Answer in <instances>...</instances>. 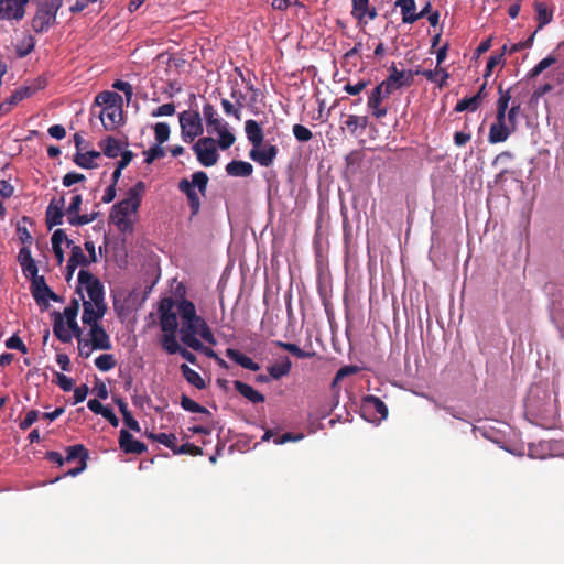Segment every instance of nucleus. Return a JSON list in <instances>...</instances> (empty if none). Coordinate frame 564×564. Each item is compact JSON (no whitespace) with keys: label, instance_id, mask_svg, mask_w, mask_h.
Masks as SVG:
<instances>
[{"label":"nucleus","instance_id":"obj_1","mask_svg":"<svg viewBox=\"0 0 564 564\" xmlns=\"http://www.w3.org/2000/svg\"><path fill=\"white\" fill-rule=\"evenodd\" d=\"M145 185L139 181L127 193V197L112 206L110 220L120 231H132V223L128 218L130 213H137L140 207Z\"/></svg>","mask_w":564,"mask_h":564},{"label":"nucleus","instance_id":"obj_2","mask_svg":"<svg viewBox=\"0 0 564 564\" xmlns=\"http://www.w3.org/2000/svg\"><path fill=\"white\" fill-rule=\"evenodd\" d=\"M79 311V300L73 299L68 306L64 308L63 315L58 312L52 314L53 333L62 343H70L72 337L79 338L83 336V330L78 326L76 317Z\"/></svg>","mask_w":564,"mask_h":564},{"label":"nucleus","instance_id":"obj_3","mask_svg":"<svg viewBox=\"0 0 564 564\" xmlns=\"http://www.w3.org/2000/svg\"><path fill=\"white\" fill-rule=\"evenodd\" d=\"M208 175L204 171H197L192 174V181L182 178L178 182V189L186 195L191 209L189 219H193L200 212V197L206 195L208 185Z\"/></svg>","mask_w":564,"mask_h":564},{"label":"nucleus","instance_id":"obj_4","mask_svg":"<svg viewBox=\"0 0 564 564\" xmlns=\"http://www.w3.org/2000/svg\"><path fill=\"white\" fill-rule=\"evenodd\" d=\"M177 313L181 317V341L185 345L186 337L197 338V332L206 322L197 315L194 303L185 299L178 303Z\"/></svg>","mask_w":564,"mask_h":564},{"label":"nucleus","instance_id":"obj_5","mask_svg":"<svg viewBox=\"0 0 564 564\" xmlns=\"http://www.w3.org/2000/svg\"><path fill=\"white\" fill-rule=\"evenodd\" d=\"M82 286H84L87 292L89 297L88 302H91L94 305H106L104 285L100 280L89 271L80 270L78 272V286L76 292L79 294L80 300L84 302L85 300L82 292Z\"/></svg>","mask_w":564,"mask_h":564},{"label":"nucleus","instance_id":"obj_6","mask_svg":"<svg viewBox=\"0 0 564 564\" xmlns=\"http://www.w3.org/2000/svg\"><path fill=\"white\" fill-rule=\"evenodd\" d=\"M182 139L191 143L196 137L203 134L204 128L200 115L197 111H183L178 115Z\"/></svg>","mask_w":564,"mask_h":564},{"label":"nucleus","instance_id":"obj_7","mask_svg":"<svg viewBox=\"0 0 564 564\" xmlns=\"http://www.w3.org/2000/svg\"><path fill=\"white\" fill-rule=\"evenodd\" d=\"M193 151L196 154L197 161L203 166L209 167L218 162L219 154L217 152L216 140L212 137L198 139L193 145Z\"/></svg>","mask_w":564,"mask_h":564},{"label":"nucleus","instance_id":"obj_8","mask_svg":"<svg viewBox=\"0 0 564 564\" xmlns=\"http://www.w3.org/2000/svg\"><path fill=\"white\" fill-rule=\"evenodd\" d=\"M414 82L413 70H399L394 64L390 67L389 76L382 80L386 86V96H390L393 91L402 88L410 87Z\"/></svg>","mask_w":564,"mask_h":564},{"label":"nucleus","instance_id":"obj_9","mask_svg":"<svg viewBox=\"0 0 564 564\" xmlns=\"http://www.w3.org/2000/svg\"><path fill=\"white\" fill-rule=\"evenodd\" d=\"M59 8L46 2L40 6L32 19L31 25L35 33L46 32L55 22Z\"/></svg>","mask_w":564,"mask_h":564},{"label":"nucleus","instance_id":"obj_10","mask_svg":"<svg viewBox=\"0 0 564 564\" xmlns=\"http://www.w3.org/2000/svg\"><path fill=\"white\" fill-rule=\"evenodd\" d=\"M175 302L172 297H164L159 303L160 326L164 333H176L177 315L173 311Z\"/></svg>","mask_w":564,"mask_h":564},{"label":"nucleus","instance_id":"obj_11","mask_svg":"<svg viewBox=\"0 0 564 564\" xmlns=\"http://www.w3.org/2000/svg\"><path fill=\"white\" fill-rule=\"evenodd\" d=\"M89 458V453L87 448L83 444H76L66 448V456L64 457V463H70L73 460H78V465L75 468L67 470L64 476L76 477L80 473H83L87 467V460Z\"/></svg>","mask_w":564,"mask_h":564},{"label":"nucleus","instance_id":"obj_12","mask_svg":"<svg viewBox=\"0 0 564 564\" xmlns=\"http://www.w3.org/2000/svg\"><path fill=\"white\" fill-rule=\"evenodd\" d=\"M30 0H0V21H21Z\"/></svg>","mask_w":564,"mask_h":564},{"label":"nucleus","instance_id":"obj_13","mask_svg":"<svg viewBox=\"0 0 564 564\" xmlns=\"http://www.w3.org/2000/svg\"><path fill=\"white\" fill-rule=\"evenodd\" d=\"M361 411L364 415H368L369 420H384L388 416V408L386 403L376 395H366L361 401Z\"/></svg>","mask_w":564,"mask_h":564},{"label":"nucleus","instance_id":"obj_14","mask_svg":"<svg viewBox=\"0 0 564 564\" xmlns=\"http://www.w3.org/2000/svg\"><path fill=\"white\" fill-rule=\"evenodd\" d=\"M387 97L386 86L382 82L371 90L368 97L367 106L371 110L372 116L377 119H381L388 113V108L381 106L382 100Z\"/></svg>","mask_w":564,"mask_h":564},{"label":"nucleus","instance_id":"obj_15","mask_svg":"<svg viewBox=\"0 0 564 564\" xmlns=\"http://www.w3.org/2000/svg\"><path fill=\"white\" fill-rule=\"evenodd\" d=\"M279 153V149L276 145L269 144V145H258L253 147L250 152L249 156L252 161L257 162L261 166L269 167L273 164L274 160L276 159V155Z\"/></svg>","mask_w":564,"mask_h":564},{"label":"nucleus","instance_id":"obj_16","mask_svg":"<svg viewBox=\"0 0 564 564\" xmlns=\"http://www.w3.org/2000/svg\"><path fill=\"white\" fill-rule=\"evenodd\" d=\"M65 199L53 198L45 212V223L48 229L63 224Z\"/></svg>","mask_w":564,"mask_h":564},{"label":"nucleus","instance_id":"obj_17","mask_svg":"<svg viewBox=\"0 0 564 564\" xmlns=\"http://www.w3.org/2000/svg\"><path fill=\"white\" fill-rule=\"evenodd\" d=\"M18 262L22 269V272L26 279L30 281L39 278V268L31 254V250L28 246H24L20 249L18 253Z\"/></svg>","mask_w":564,"mask_h":564},{"label":"nucleus","instance_id":"obj_18","mask_svg":"<svg viewBox=\"0 0 564 564\" xmlns=\"http://www.w3.org/2000/svg\"><path fill=\"white\" fill-rule=\"evenodd\" d=\"M370 0H351V15L359 23L367 24L368 20H375L378 17L377 9L369 6Z\"/></svg>","mask_w":564,"mask_h":564},{"label":"nucleus","instance_id":"obj_19","mask_svg":"<svg viewBox=\"0 0 564 564\" xmlns=\"http://www.w3.org/2000/svg\"><path fill=\"white\" fill-rule=\"evenodd\" d=\"M88 336H89V339H87V340L90 343L91 348H94L96 350L111 349L112 346H111L110 337L107 334V332L105 330L102 325H100V324L91 325V327L88 332Z\"/></svg>","mask_w":564,"mask_h":564},{"label":"nucleus","instance_id":"obj_20","mask_svg":"<svg viewBox=\"0 0 564 564\" xmlns=\"http://www.w3.org/2000/svg\"><path fill=\"white\" fill-rule=\"evenodd\" d=\"M107 312V305H94L91 302H83L82 322L89 327L98 325Z\"/></svg>","mask_w":564,"mask_h":564},{"label":"nucleus","instance_id":"obj_21","mask_svg":"<svg viewBox=\"0 0 564 564\" xmlns=\"http://www.w3.org/2000/svg\"><path fill=\"white\" fill-rule=\"evenodd\" d=\"M119 446L126 454L140 455L147 451V445L135 440L133 435L124 429L120 431Z\"/></svg>","mask_w":564,"mask_h":564},{"label":"nucleus","instance_id":"obj_22","mask_svg":"<svg viewBox=\"0 0 564 564\" xmlns=\"http://www.w3.org/2000/svg\"><path fill=\"white\" fill-rule=\"evenodd\" d=\"M514 130L507 121L496 120L490 126L488 142L491 144L505 142Z\"/></svg>","mask_w":564,"mask_h":564},{"label":"nucleus","instance_id":"obj_23","mask_svg":"<svg viewBox=\"0 0 564 564\" xmlns=\"http://www.w3.org/2000/svg\"><path fill=\"white\" fill-rule=\"evenodd\" d=\"M31 294L35 302L41 304H47V295L51 291V288L46 284L45 278L43 275L31 280Z\"/></svg>","mask_w":564,"mask_h":564},{"label":"nucleus","instance_id":"obj_24","mask_svg":"<svg viewBox=\"0 0 564 564\" xmlns=\"http://www.w3.org/2000/svg\"><path fill=\"white\" fill-rule=\"evenodd\" d=\"M245 132L252 148L262 145L264 139L263 130L256 120L249 119L245 122Z\"/></svg>","mask_w":564,"mask_h":564},{"label":"nucleus","instance_id":"obj_25","mask_svg":"<svg viewBox=\"0 0 564 564\" xmlns=\"http://www.w3.org/2000/svg\"><path fill=\"white\" fill-rule=\"evenodd\" d=\"M234 387L238 393H240L243 398L250 401L253 404L262 403L265 401V398L262 393L253 389L248 383L236 380L234 381Z\"/></svg>","mask_w":564,"mask_h":564},{"label":"nucleus","instance_id":"obj_26","mask_svg":"<svg viewBox=\"0 0 564 564\" xmlns=\"http://www.w3.org/2000/svg\"><path fill=\"white\" fill-rule=\"evenodd\" d=\"M226 356L245 369L251 371H258L260 369L259 364L254 362L250 357L246 356L237 349L227 348Z\"/></svg>","mask_w":564,"mask_h":564},{"label":"nucleus","instance_id":"obj_27","mask_svg":"<svg viewBox=\"0 0 564 564\" xmlns=\"http://www.w3.org/2000/svg\"><path fill=\"white\" fill-rule=\"evenodd\" d=\"M226 172L230 176L247 177L253 172L251 163L240 160H232L226 165Z\"/></svg>","mask_w":564,"mask_h":564},{"label":"nucleus","instance_id":"obj_28","mask_svg":"<svg viewBox=\"0 0 564 564\" xmlns=\"http://www.w3.org/2000/svg\"><path fill=\"white\" fill-rule=\"evenodd\" d=\"M99 118L106 130H113L118 123V118H121L120 106L104 108Z\"/></svg>","mask_w":564,"mask_h":564},{"label":"nucleus","instance_id":"obj_29","mask_svg":"<svg viewBox=\"0 0 564 564\" xmlns=\"http://www.w3.org/2000/svg\"><path fill=\"white\" fill-rule=\"evenodd\" d=\"M395 7H399L402 14V22L412 24L417 21V17L415 14V0H397Z\"/></svg>","mask_w":564,"mask_h":564},{"label":"nucleus","instance_id":"obj_30","mask_svg":"<svg viewBox=\"0 0 564 564\" xmlns=\"http://www.w3.org/2000/svg\"><path fill=\"white\" fill-rule=\"evenodd\" d=\"M102 153L111 159L117 158L121 153V144L116 138L108 135L98 143Z\"/></svg>","mask_w":564,"mask_h":564},{"label":"nucleus","instance_id":"obj_31","mask_svg":"<svg viewBox=\"0 0 564 564\" xmlns=\"http://www.w3.org/2000/svg\"><path fill=\"white\" fill-rule=\"evenodd\" d=\"M122 97L115 91L105 90L99 93L95 98V105L104 106V108L120 106Z\"/></svg>","mask_w":564,"mask_h":564},{"label":"nucleus","instance_id":"obj_32","mask_svg":"<svg viewBox=\"0 0 564 564\" xmlns=\"http://www.w3.org/2000/svg\"><path fill=\"white\" fill-rule=\"evenodd\" d=\"M292 367V362L289 357L284 356L279 364L271 365L267 368L269 376L274 379L279 380L282 377L290 373Z\"/></svg>","mask_w":564,"mask_h":564},{"label":"nucleus","instance_id":"obj_33","mask_svg":"<svg viewBox=\"0 0 564 564\" xmlns=\"http://www.w3.org/2000/svg\"><path fill=\"white\" fill-rule=\"evenodd\" d=\"M180 370L185 378V380L194 386L196 389L203 390L206 388L205 380L200 377V375L193 370L188 365L182 364L180 366Z\"/></svg>","mask_w":564,"mask_h":564},{"label":"nucleus","instance_id":"obj_34","mask_svg":"<svg viewBox=\"0 0 564 564\" xmlns=\"http://www.w3.org/2000/svg\"><path fill=\"white\" fill-rule=\"evenodd\" d=\"M499 99L497 101V113H496V120L498 121H507V109L509 101L511 99L510 91L503 90L501 86H499Z\"/></svg>","mask_w":564,"mask_h":564},{"label":"nucleus","instance_id":"obj_35","mask_svg":"<svg viewBox=\"0 0 564 564\" xmlns=\"http://www.w3.org/2000/svg\"><path fill=\"white\" fill-rule=\"evenodd\" d=\"M72 268L77 267H88L90 264V261L85 256L83 249L77 245L70 246V257L68 259Z\"/></svg>","mask_w":564,"mask_h":564},{"label":"nucleus","instance_id":"obj_36","mask_svg":"<svg viewBox=\"0 0 564 564\" xmlns=\"http://www.w3.org/2000/svg\"><path fill=\"white\" fill-rule=\"evenodd\" d=\"M149 438L153 440L154 442H158L166 447H169L173 453H174V449H177L178 445H177V438L175 436V434H167V433H158V434H154V433H150L148 435Z\"/></svg>","mask_w":564,"mask_h":564},{"label":"nucleus","instance_id":"obj_37","mask_svg":"<svg viewBox=\"0 0 564 564\" xmlns=\"http://www.w3.org/2000/svg\"><path fill=\"white\" fill-rule=\"evenodd\" d=\"M39 88L40 87L34 88L31 86L20 87L15 89L7 99L12 105V107H14L23 99L31 97Z\"/></svg>","mask_w":564,"mask_h":564},{"label":"nucleus","instance_id":"obj_38","mask_svg":"<svg viewBox=\"0 0 564 564\" xmlns=\"http://www.w3.org/2000/svg\"><path fill=\"white\" fill-rule=\"evenodd\" d=\"M534 9L536 12V20H538V30L542 29L546 24H549L553 19V12L550 11L546 6L542 2H536L534 4Z\"/></svg>","mask_w":564,"mask_h":564},{"label":"nucleus","instance_id":"obj_39","mask_svg":"<svg viewBox=\"0 0 564 564\" xmlns=\"http://www.w3.org/2000/svg\"><path fill=\"white\" fill-rule=\"evenodd\" d=\"M557 62V57L553 54L547 55L545 58L541 59L528 74V78H535L545 69L551 67Z\"/></svg>","mask_w":564,"mask_h":564},{"label":"nucleus","instance_id":"obj_40","mask_svg":"<svg viewBox=\"0 0 564 564\" xmlns=\"http://www.w3.org/2000/svg\"><path fill=\"white\" fill-rule=\"evenodd\" d=\"M273 344L276 347L282 348V349L289 351L290 354L294 355L295 357H297L300 359L311 358V357L314 356V352L304 351L297 345L292 344V343H285V341H281V340H275Z\"/></svg>","mask_w":564,"mask_h":564},{"label":"nucleus","instance_id":"obj_41","mask_svg":"<svg viewBox=\"0 0 564 564\" xmlns=\"http://www.w3.org/2000/svg\"><path fill=\"white\" fill-rule=\"evenodd\" d=\"M35 47V39L32 35H25L15 46L17 56L23 58L28 56Z\"/></svg>","mask_w":564,"mask_h":564},{"label":"nucleus","instance_id":"obj_42","mask_svg":"<svg viewBox=\"0 0 564 564\" xmlns=\"http://www.w3.org/2000/svg\"><path fill=\"white\" fill-rule=\"evenodd\" d=\"M185 346L204 354L208 358L216 359L218 356L210 347L203 345V343L197 338L186 337Z\"/></svg>","mask_w":564,"mask_h":564},{"label":"nucleus","instance_id":"obj_43","mask_svg":"<svg viewBox=\"0 0 564 564\" xmlns=\"http://www.w3.org/2000/svg\"><path fill=\"white\" fill-rule=\"evenodd\" d=\"M479 107V96L465 97L456 104L455 111L463 112L467 110L474 112Z\"/></svg>","mask_w":564,"mask_h":564},{"label":"nucleus","instance_id":"obj_44","mask_svg":"<svg viewBox=\"0 0 564 564\" xmlns=\"http://www.w3.org/2000/svg\"><path fill=\"white\" fill-rule=\"evenodd\" d=\"M180 403H181V406L185 411H188L191 413H203V414H209L210 415V412H209L208 409H206L205 406L198 404L197 402L192 400L186 394H182Z\"/></svg>","mask_w":564,"mask_h":564},{"label":"nucleus","instance_id":"obj_45","mask_svg":"<svg viewBox=\"0 0 564 564\" xmlns=\"http://www.w3.org/2000/svg\"><path fill=\"white\" fill-rule=\"evenodd\" d=\"M345 127L355 134L357 129H365L368 124L367 117H359L356 115H348L346 120L344 121Z\"/></svg>","mask_w":564,"mask_h":564},{"label":"nucleus","instance_id":"obj_46","mask_svg":"<svg viewBox=\"0 0 564 564\" xmlns=\"http://www.w3.org/2000/svg\"><path fill=\"white\" fill-rule=\"evenodd\" d=\"M162 347L170 355L177 354L182 348L176 340L175 333H165L162 337Z\"/></svg>","mask_w":564,"mask_h":564},{"label":"nucleus","instance_id":"obj_47","mask_svg":"<svg viewBox=\"0 0 564 564\" xmlns=\"http://www.w3.org/2000/svg\"><path fill=\"white\" fill-rule=\"evenodd\" d=\"M217 134L219 135V139L216 141V145L221 150L229 149L236 141V137L228 130V126L219 130Z\"/></svg>","mask_w":564,"mask_h":564},{"label":"nucleus","instance_id":"obj_48","mask_svg":"<svg viewBox=\"0 0 564 564\" xmlns=\"http://www.w3.org/2000/svg\"><path fill=\"white\" fill-rule=\"evenodd\" d=\"M116 365H117V360H116L115 356L111 354H104L95 359V366L100 371H109L112 368H115Z\"/></svg>","mask_w":564,"mask_h":564},{"label":"nucleus","instance_id":"obj_49","mask_svg":"<svg viewBox=\"0 0 564 564\" xmlns=\"http://www.w3.org/2000/svg\"><path fill=\"white\" fill-rule=\"evenodd\" d=\"M170 133H171V130H170V127L167 123L158 122L154 126V135H155V140L159 144H163L164 142H166L170 138Z\"/></svg>","mask_w":564,"mask_h":564},{"label":"nucleus","instance_id":"obj_50","mask_svg":"<svg viewBox=\"0 0 564 564\" xmlns=\"http://www.w3.org/2000/svg\"><path fill=\"white\" fill-rule=\"evenodd\" d=\"M145 160L144 162L147 164L153 163L158 159H162L165 156V150L161 147V144H155L151 147L149 150L144 151Z\"/></svg>","mask_w":564,"mask_h":564},{"label":"nucleus","instance_id":"obj_51","mask_svg":"<svg viewBox=\"0 0 564 564\" xmlns=\"http://www.w3.org/2000/svg\"><path fill=\"white\" fill-rule=\"evenodd\" d=\"M73 161L77 166L83 169H95L98 166L96 162L89 159L86 152H76Z\"/></svg>","mask_w":564,"mask_h":564},{"label":"nucleus","instance_id":"obj_52","mask_svg":"<svg viewBox=\"0 0 564 564\" xmlns=\"http://www.w3.org/2000/svg\"><path fill=\"white\" fill-rule=\"evenodd\" d=\"M82 203H83V199H82V195H79V194L75 195L72 198V202L66 209L67 220L69 224H70L72 218H74L76 216H80L79 210H80Z\"/></svg>","mask_w":564,"mask_h":564},{"label":"nucleus","instance_id":"obj_53","mask_svg":"<svg viewBox=\"0 0 564 564\" xmlns=\"http://www.w3.org/2000/svg\"><path fill=\"white\" fill-rule=\"evenodd\" d=\"M293 134L300 142H307L313 138L312 131L305 126L299 123L293 126Z\"/></svg>","mask_w":564,"mask_h":564},{"label":"nucleus","instance_id":"obj_54","mask_svg":"<svg viewBox=\"0 0 564 564\" xmlns=\"http://www.w3.org/2000/svg\"><path fill=\"white\" fill-rule=\"evenodd\" d=\"M112 87L124 94L127 102H130L133 97V87L130 83L117 79L113 82Z\"/></svg>","mask_w":564,"mask_h":564},{"label":"nucleus","instance_id":"obj_55","mask_svg":"<svg viewBox=\"0 0 564 564\" xmlns=\"http://www.w3.org/2000/svg\"><path fill=\"white\" fill-rule=\"evenodd\" d=\"M221 107H223L224 112L227 116H232L235 119L241 120V109L239 107L235 106L231 101L223 98Z\"/></svg>","mask_w":564,"mask_h":564},{"label":"nucleus","instance_id":"obj_56","mask_svg":"<svg viewBox=\"0 0 564 564\" xmlns=\"http://www.w3.org/2000/svg\"><path fill=\"white\" fill-rule=\"evenodd\" d=\"M52 246H62L63 242L70 247L74 242L70 240L64 229H56L51 238Z\"/></svg>","mask_w":564,"mask_h":564},{"label":"nucleus","instance_id":"obj_57","mask_svg":"<svg viewBox=\"0 0 564 564\" xmlns=\"http://www.w3.org/2000/svg\"><path fill=\"white\" fill-rule=\"evenodd\" d=\"M174 454H187L192 456H197L203 454V449L192 443H185L174 449Z\"/></svg>","mask_w":564,"mask_h":564},{"label":"nucleus","instance_id":"obj_58","mask_svg":"<svg viewBox=\"0 0 564 564\" xmlns=\"http://www.w3.org/2000/svg\"><path fill=\"white\" fill-rule=\"evenodd\" d=\"M54 381L65 392H68L70 390H73V388H74V380L72 378L61 373V372H55V380Z\"/></svg>","mask_w":564,"mask_h":564},{"label":"nucleus","instance_id":"obj_59","mask_svg":"<svg viewBox=\"0 0 564 564\" xmlns=\"http://www.w3.org/2000/svg\"><path fill=\"white\" fill-rule=\"evenodd\" d=\"M86 180L85 175L77 172H68L63 176L62 183L65 187H70L76 183L84 182Z\"/></svg>","mask_w":564,"mask_h":564},{"label":"nucleus","instance_id":"obj_60","mask_svg":"<svg viewBox=\"0 0 564 564\" xmlns=\"http://www.w3.org/2000/svg\"><path fill=\"white\" fill-rule=\"evenodd\" d=\"M500 64H503V53L491 55L487 62L484 76L486 78L489 77L491 75L494 68Z\"/></svg>","mask_w":564,"mask_h":564},{"label":"nucleus","instance_id":"obj_61","mask_svg":"<svg viewBox=\"0 0 564 564\" xmlns=\"http://www.w3.org/2000/svg\"><path fill=\"white\" fill-rule=\"evenodd\" d=\"M6 346L9 349H17V350L21 351L22 354L28 352L26 346L24 345L22 339L17 334H14L9 339H7Z\"/></svg>","mask_w":564,"mask_h":564},{"label":"nucleus","instance_id":"obj_62","mask_svg":"<svg viewBox=\"0 0 564 564\" xmlns=\"http://www.w3.org/2000/svg\"><path fill=\"white\" fill-rule=\"evenodd\" d=\"M369 80H359L356 84L347 83L344 86V90L351 96H356L360 94L369 85Z\"/></svg>","mask_w":564,"mask_h":564},{"label":"nucleus","instance_id":"obj_63","mask_svg":"<svg viewBox=\"0 0 564 564\" xmlns=\"http://www.w3.org/2000/svg\"><path fill=\"white\" fill-rule=\"evenodd\" d=\"M534 36H535V32L533 34H531L527 40L512 44L508 51V54L512 55V54L520 52L524 48L531 47L533 45Z\"/></svg>","mask_w":564,"mask_h":564},{"label":"nucleus","instance_id":"obj_64","mask_svg":"<svg viewBox=\"0 0 564 564\" xmlns=\"http://www.w3.org/2000/svg\"><path fill=\"white\" fill-rule=\"evenodd\" d=\"M39 419V411L30 410L25 417L20 422L19 426L21 430L25 431L32 426V424Z\"/></svg>","mask_w":564,"mask_h":564}]
</instances>
